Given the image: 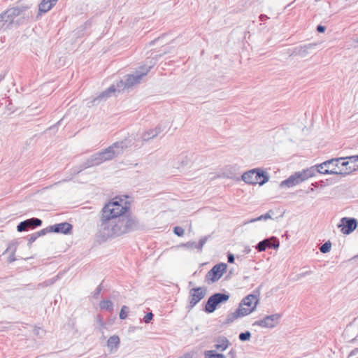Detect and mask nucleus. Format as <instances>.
<instances>
[{"label":"nucleus","mask_w":358,"mask_h":358,"mask_svg":"<svg viewBox=\"0 0 358 358\" xmlns=\"http://www.w3.org/2000/svg\"><path fill=\"white\" fill-rule=\"evenodd\" d=\"M107 344L111 350L117 349L120 344V338L117 336H112L108 338Z\"/></svg>","instance_id":"6ab92c4d"},{"label":"nucleus","mask_w":358,"mask_h":358,"mask_svg":"<svg viewBox=\"0 0 358 358\" xmlns=\"http://www.w3.org/2000/svg\"><path fill=\"white\" fill-rule=\"evenodd\" d=\"M206 289L205 287H195L189 290V303L191 308L194 307L206 296Z\"/></svg>","instance_id":"6e6552de"},{"label":"nucleus","mask_w":358,"mask_h":358,"mask_svg":"<svg viewBox=\"0 0 358 358\" xmlns=\"http://www.w3.org/2000/svg\"><path fill=\"white\" fill-rule=\"evenodd\" d=\"M129 313V308L126 306H123L120 313V317L122 320L127 318Z\"/></svg>","instance_id":"5701e85b"},{"label":"nucleus","mask_w":358,"mask_h":358,"mask_svg":"<svg viewBox=\"0 0 358 358\" xmlns=\"http://www.w3.org/2000/svg\"><path fill=\"white\" fill-rule=\"evenodd\" d=\"M152 317H153L152 313H148V314H146L145 315V317H144V322L145 323H148V322H150L152 320Z\"/></svg>","instance_id":"cd10ccee"},{"label":"nucleus","mask_w":358,"mask_h":358,"mask_svg":"<svg viewBox=\"0 0 358 358\" xmlns=\"http://www.w3.org/2000/svg\"><path fill=\"white\" fill-rule=\"evenodd\" d=\"M183 358H192V356L189 354H187L184 355Z\"/></svg>","instance_id":"473e14b6"},{"label":"nucleus","mask_w":358,"mask_h":358,"mask_svg":"<svg viewBox=\"0 0 358 358\" xmlns=\"http://www.w3.org/2000/svg\"><path fill=\"white\" fill-rule=\"evenodd\" d=\"M229 299V296L224 294H215L213 296H211L205 306V310L207 313H213L215 309L217 306L222 302L225 301Z\"/></svg>","instance_id":"1a4fd4ad"},{"label":"nucleus","mask_w":358,"mask_h":358,"mask_svg":"<svg viewBox=\"0 0 358 358\" xmlns=\"http://www.w3.org/2000/svg\"><path fill=\"white\" fill-rule=\"evenodd\" d=\"M37 236H35V237H31V239L32 240H35Z\"/></svg>","instance_id":"f704fd0d"},{"label":"nucleus","mask_w":358,"mask_h":358,"mask_svg":"<svg viewBox=\"0 0 358 358\" xmlns=\"http://www.w3.org/2000/svg\"><path fill=\"white\" fill-rule=\"evenodd\" d=\"M58 0H42L38 5L41 13H47L57 3Z\"/></svg>","instance_id":"2eb2a0df"},{"label":"nucleus","mask_w":358,"mask_h":358,"mask_svg":"<svg viewBox=\"0 0 358 358\" xmlns=\"http://www.w3.org/2000/svg\"><path fill=\"white\" fill-rule=\"evenodd\" d=\"M258 298L256 295L249 294L240 303L238 309L229 315L228 320L233 322L241 317L246 316L252 313L258 303Z\"/></svg>","instance_id":"f03ea898"},{"label":"nucleus","mask_w":358,"mask_h":358,"mask_svg":"<svg viewBox=\"0 0 358 358\" xmlns=\"http://www.w3.org/2000/svg\"><path fill=\"white\" fill-rule=\"evenodd\" d=\"M100 308L106 310H112L113 303L110 300H103L100 302Z\"/></svg>","instance_id":"4be33fe9"},{"label":"nucleus","mask_w":358,"mask_h":358,"mask_svg":"<svg viewBox=\"0 0 358 358\" xmlns=\"http://www.w3.org/2000/svg\"><path fill=\"white\" fill-rule=\"evenodd\" d=\"M315 176V169L314 167H310L301 171L294 173L290 176L287 180L282 182L281 185L287 187H292L297 185L308 179Z\"/></svg>","instance_id":"20e7f679"},{"label":"nucleus","mask_w":358,"mask_h":358,"mask_svg":"<svg viewBox=\"0 0 358 358\" xmlns=\"http://www.w3.org/2000/svg\"><path fill=\"white\" fill-rule=\"evenodd\" d=\"M279 317L280 316L277 314L266 316L262 320L255 322L254 324L264 328H272L278 324Z\"/></svg>","instance_id":"9b49d317"},{"label":"nucleus","mask_w":358,"mask_h":358,"mask_svg":"<svg viewBox=\"0 0 358 358\" xmlns=\"http://www.w3.org/2000/svg\"><path fill=\"white\" fill-rule=\"evenodd\" d=\"M244 182L250 185H262L268 180V176L261 169H252L242 176Z\"/></svg>","instance_id":"39448f33"},{"label":"nucleus","mask_w":358,"mask_h":358,"mask_svg":"<svg viewBox=\"0 0 358 358\" xmlns=\"http://www.w3.org/2000/svg\"><path fill=\"white\" fill-rule=\"evenodd\" d=\"M142 76L129 75L127 78L125 85L130 87L140 82Z\"/></svg>","instance_id":"aec40b11"},{"label":"nucleus","mask_w":358,"mask_h":358,"mask_svg":"<svg viewBox=\"0 0 358 358\" xmlns=\"http://www.w3.org/2000/svg\"><path fill=\"white\" fill-rule=\"evenodd\" d=\"M72 230V225L68 222H62L50 227V231L55 233L64 234H70Z\"/></svg>","instance_id":"4468645a"},{"label":"nucleus","mask_w":358,"mask_h":358,"mask_svg":"<svg viewBox=\"0 0 358 358\" xmlns=\"http://www.w3.org/2000/svg\"><path fill=\"white\" fill-rule=\"evenodd\" d=\"M228 259H229V262H234V256H233V255H229V256Z\"/></svg>","instance_id":"2f4dec72"},{"label":"nucleus","mask_w":358,"mask_h":358,"mask_svg":"<svg viewBox=\"0 0 358 358\" xmlns=\"http://www.w3.org/2000/svg\"><path fill=\"white\" fill-rule=\"evenodd\" d=\"M317 30L319 31V32H324V30H325V27L324 26H322V25H318L317 27Z\"/></svg>","instance_id":"c756f323"},{"label":"nucleus","mask_w":358,"mask_h":358,"mask_svg":"<svg viewBox=\"0 0 358 358\" xmlns=\"http://www.w3.org/2000/svg\"><path fill=\"white\" fill-rule=\"evenodd\" d=\"M350 161L353 162L355 166V171L358 170V155L357 156H351L350 157Z\"/></svg>","instance_id":"a878e982"},{"label":"nucleus","mask_w":358,"mask_h":358,"mask_svg":"<svg viewBox=\"0 0 358 358\" xmlns=\"http://www.w3.org/2000/svg\"><path fill=\"white\" fill-rule=\"evenodd\" d=\"M263 217H264V215H261V216L258 217L257 218H255V219L252 220L250 221V222H255V221L261 220H262V219H263ZM266 217H266V216H265V218H266Z\"/></svg>","instance_id":"7c9ffc66"},{"label":"nucleus","mask_w":358,"mask_h":358,"mask_svg":"<svg viewBox=\"0 0 358 358\" xmlns=\"http://www.w3.org/2000/svg\"><path fill=\"white\" fill-rule=\"evenodd\" d=\"M115 89L113 86L109 87L106 92L103 93V96H108L110 93L115 92Z\"/></svg>","instance_id":"c85d7f7f"},{"label":"nucleus","mask_w":358,"mask_h":358,"mask_svg":"<svg viewBox=\"0 0 358 358\" xmlns=\"http://www.w3.org/2000/svg\"><path fill=\"white\" fill-rule=\"evenodd\" d=\"M133 221L130 219H121L115 222L113 224H102L103 229L107 231L108 236H118L129 231L133 226Z\"/></svg>","instance_id":"7ed1b4c3"},{"label":"nucleus","mask_w":358,"mask_h":358,"mask_svg":"<svg viewBox=\"0 0 358 358\" xmlns=\"http://www.w3.org/2000/svg\"><path fill=\"white\" fill-rule=\"evenodd\" d=\"M331 248V243H329V242H327V243H324V244L320 247V251H321V252H322V253H327V252H329V251H330Z\"/></svg>","instance_id":"b1692460"},{"label":"nucleus","mask_w":358,"mask_h":358,"mask_svg":"<svg viewBox=\"0 0 358 358\" xmlns=\"http://www.w3.org/2000/svg\"><path fill=\"white\" fill-rule=\"evenodd\" d=\"M357 47H358V41H357Z\"/></svg>","instance_id":"c9c22d12"},{"label":"nucleus","mask_w":358,"mask_h":358,"mask_svg":"<svg viewBox=\"0 0 358 358\" xmlns=\"http://www.w3.org/2000/svg\"><path fill=\"white\" fill-rule=\"evenodd\" d=\"M338 227L343 234H349L357 227L356 220L354 218L343 217L341 220Z\"/></svg>","instance_id":"9d476101"},{"label":"nucleus","mask_w":358,"mask_h":358,"mask_svg":"<svg viewBox=\"0 0 358 358\" xmlns=\"http://www.w3.org/2000/svg\"><path fill=\"white\" fill-rule=\"evenodd\" d=\"M206 358H226L224 355L222 354L216 353L214 350H208L205 352Z\"/></svg>","instance_id":"412c9836"},{"label":"nucleus","mask_w":358,"mask_h":358,"mask_svg":"<svg viewBox=\"0 0 358 358\" xmlns=\"http://www.w3.org/2000/svg\"><path fill=\"white\" fill-rule=\"evenodd\" d=\"M173 231L178 236H182L185 234L184 229L180 227H175Z\"/></svg>","instance_id":"393cba45"},{"label":"nucleus","mask_w":358,"mask_h":358,"mask_svg":"<svg viewBox=\"0 0 358 358\" xmlns=\"http://www.w3.org/2000/svg\"><path fill=\"white\" fill-rule=\"evenodd\" d=\"M41 234H44L43 230H42L41 232L38 233V236H40Z\"/></svg>","instance_id":"72a5a7b5"},{"label":"nucleus","mask_w":358,"mask_h":358,"mask_svg":"<svg viewBox=\"0 0 358 358\" xmlns=\"http://www.w3.org/2000/svg\"><path fill=\"white\" fill-rule=\"evenodd\" d=\"M342 158H334L316 166L317 171L321 174H341V161Z\"/></svg>","instance_id":"423d86ee"},{"label":"nucleus","mask_w":358,"mask_h":358,"mask_svg":"<svg viewBox=\"0 0 358 358\" xmlns=\"http://www.w3.org/2000/svg\"><path fill=\"white\" fill-rule=\"evenodd\" d=\"M227 270V264L220 263L215 265L206 275L205 282L208 284L217 281Z\"/></svg>","instance_id":"0eeeda50"},{"label":"nucleus","mask_w":358,"mask_h":358,"mask_svg":"<svg viewBox=\"0 0 358 358\" xmlns=\"http://www.w3.org/2000/svg\"><path fill=\"white\" fill-rule=\"evenodd\" d=\"M278 245H279L278 243H277L276 244L273 243L271 242V239H266V240H264V241L259 242L257 244L256 249L258 250L259 252H262V251H265L267 248H278Z\"/></svg>","instance_id":"f3484780"},{"label":"nucleus","mask_w":358,"mask_h":358,"mask_svg":"<svg viewBox=\"0 0 358 358\" xmlns=\"http://www.w3.org/2000/svg\"><path fill=\"white\" fill-rule=\"evenodd\" d=\"M127 198L115 196L105 204L101 210L102 224H106L110 220L120 217L128 212L130 203L126 200Z\"/></svg>","instance_id":"f257e3e1"},{"label":"nucleus","mask_w":358,"mask_h":358,"mask_svg":"<svg viewBox=\"0 0 358 358\" xmlns=\"http://www.w3.org/2000/svg\"><path fill=\"white\" fill-rule=\"evenodd\" d=\"M42 221L38 218H31L25 221L21 222L17 226L18 231H23L27 230L29 228L41 226Z\"/></svg>","instance_id":"f8f14e48"},{"label":"nucleus","mask_w":358,"mask_h":358,"mask_svg":"<svg viewBox=\"0 0 358 358\" xmlns=\"http://www.w3.org/2000/svg\"><path fill=\"white\" fill-rule=\"evenodd\" d=\"M341 175H347L355 171V165L350 161V157H341Z\"/></svg>","instance_id":"ddd939ff"},{"label":"nucleus","mask_w":358,"mask_h":358,"mask_svg":"<svg viewBox=\"0 0 358 358\" xmlns=\"http://www.w3.org/2000/svg\"><path fill=\"white\" fill-rule=\"evenodd\" d=\"M229 345V341L225 337H220L217 338L216 341V344L215 345L216 350L217 351H224Z\"/></svg>","instance_id":"a211bd4d"},{"label":"nucleus","mask_w":358,"mask_h":358,"mask_svg":"<svg viewBox=\"0 0 358 358\" xmlns=\"http://www.w3.org/2000/svg\"><path fill=\"white\" fill-rule=\"evenodd\" d=\"M250 337V334L249 332L241 333L239 335V338L241 341H246V340L249 339Z\"/></svg>","instance_id":"bb28decb"},{"label":"nucleus","mask_w":358,"mask_h":358,"mask_svg":"<svg viewBox=\"0 0 358 358\" xmlns=\"http://www.w3.org/2000/svg\"><path fill=\"white\" fill-rule=\"evenodd\" d=\"M116 147L117 145L115 144L113 146H110L103 152H100L99 154V159L101 161H106L113 159L115 156V152L113 150V148Z\"/></svg>","instance_id":"dca6fc26"}]
</instances>
